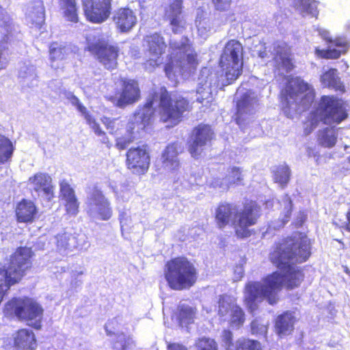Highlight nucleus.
<instances>
[{
	"label": "nucleus",
	"instance_id": "nucleus-1",
	"mask_svg": "<svg viewBox=\"0 0 350 350\" xmlns=\"http://www.w3.org/2000/svg\"><path fill=\"white\" fill-rule=\"evenodd\" d=\"M312 243L306 234L297 232L275 243L270 253V261L282 272L273 271L261 282L245 285L243 303L250 312L257 309V302L266 300L273 306L280 300L279 294L284 287L291 291L299 288L305 279L302 268L294 266L306 262L312 254Z\"/></svg>",
	"mask_w": 350,
	"mask_h": 350
},
{
	"label": "nucleus",
	"instance_id": "nucleus-2",
	"mask_svg": "<svg viewBox=\"0 0 350 350\" xmlns=\"http://www.w3.org/2000/svg\"><path fill=\"white\" fill-rule=\"evenodd\" d=\"M260 207L254 200H246L238 209L231 202H221L215 208L214 222L217 229L224 230L231 226L237 239H245L255 233L250 228L258 223Z\"/></svg>",
	"mask_w": 350,
	"mask_h": 350
},
{
	"label": "nucleus",
	"instance_id": "nucleus-3",
	"mask_svg": "<svg viewBox=\"0 0 350 350\" xmlns=\"http://www.w3.org/2000/svg\"><path fill=\"white\" fill-rule=\"evenodd\" d=\"M158 103L159 115L163 122H169L172 126L178 124L185 112L192 110V103L187 98L179 96L174 98L167 89H160L159 92L152 91L146 103L135 113L141 120L143 129L148 126L155 113L153 105Z\"/></svg>",
	"mask_w": 350,
	"mask_h": 350
},
{
	"label": "nucleus",
	"instance_id": "nucleus-4",
	"mask_svg": "<svg viewBox=\"0 0 350 350\" xmlns=\"http://www.w3.org/2000/svg\"><path fill=\"white\" fill-rule=\"evenodd\" d=\"M35 252L31 247L18 246L0 263V305L12 286L22 282L33 267Z\"/></svg>",
	"mask_w": 350,
	"mask_h": 350
},
{
	"label": "nucleus",
	"instance_id": "nucleus-5",
	"mask_svg": "<svg viewBox=\"0 0 350 350\" xmlns=\"http://www.w3.org/2000/svg\"><path fill=\"white\" fill-rule=\"evenodd\" d=\"M163 276L170 289L184 291L196 284L199 273L190 259L185 256H178L165 262Z\"/></svg>",
	"mask_w": 350,
	"mask_h": 350
},
{
	"label": "nucleus",
	"instance_id": "nucleus-6",
	"mask_svg": "<svg viewBox=\"0 0 350 350\" xmlns=\"http://www.w3.org/2000/svg\"><path fill=\"white\" fill-rule=\"evenodd\" d=\"M224 79L221 85L226 86L232 84L243 72V47L235 39L228 40L222 49L219 62Z\"/></svg>",
	"mask_w": 350,
	"mask_h": 350
},
{
	"label": "nucleus",
	"instance_id": "nucleus-7",
	"mask_svg": "<svg viewBox=\"0 0 350 350\" xmlns=\"http://www.w3.org/2000/svg\"><path fill=\"white\" fill-rule=\"evenodd\" d=\"M5 308L29 327L36 330L41 329L44 310L34 299L27 296L12 297L5 304Z\"/></svg>",
	"mask_w": 350,
	"mask_h": 350
},
{
	"label": "nucleus",
	"instance_id": "nucleus-8",
	"mask_svg": "<svg viewBox=\"0 0 350 350\" xmlns=\"http://www.w3.org/2000/svg\"><path fill=\"white\" fill-rule=\"evenodd\" d=\"M348 117L343 104L333 96H321L317 107L311 113L312 122L325 124H340Z\"/></svg>",
	"mask_w": 350,
	"mask_h": 350
},
{
	"label": "nucleus",
	"instance_id": "nucleus-9",
	"mask_svg": "<svg viewBox=\"0 0 350 350\" xmlns=\"http://www.w3.org/2000/svg\"><path fill=\"white\" fill-rule=\"evenodd\" d=\"M85 50L94 55L106 69L111 70L117 68L120 48L111 44L104 36L88 41Z\"/></svg>",
	"mask_w": 350,
	"mask_h": 350
},
{
	"label": "nucleus",
	"instance_id": "nucleus-10",
	"mask_svg": "<svg viewBox=\"0 0 350 350\" xmlns=\"http://www.w3.org/2000/svg\"><path fill=\"white\" fill-rule=\"evenodd\" d=\"M125 165L136 175L147 173L150 165V155L148 145L131 147L126 152Z\"/></svg>",
	"mask_w": 350,
	"mask_h": 350
},
{
	"label": "nucleus",
	"instance_id": "nucleus-11",
	"mask_svg": "<svg viewBox=\"0 0 350 350\" xmlns=\"http://www.w3.org/2000/svg\"><path fill=\"white\" fill-rule=\"evenodd\" d=\"M86 20L94 24H101L111 14L113 0H81Z\"/></svg>",
	"mask_w": 350,
	"mask_h": 350
},
{
	"label": "nucleus",
	"instance_id": "nucleus-12",
	"mask_svg": "<svg viewBox=\"0 0 350 350\" xmlns=\"http://www.w3.org/2000/svg\"><path fill=\"white\" fill-rule=\"evenodd\" d=\"M217 314L224 317L229 314L230 324L233 327H241L245 321V314L243 308L236 303V299L226 294L220 295L218 297Z\"/></svg>",
	"mask_w": 350,
	"mask_h": 350
},
{
	"label": "nucleus",
	"instance_id": "nucleus-13",
	"mask_svg": "<svg viewBox=\"0 0 350 350\" xmlns=\"http://www.w3.org/2000/svg\"><path fill=\"white\" fill-rule=\"evenodd\" d=\"M214 135V131L209 124L200 123L193 128L191 135L192 141L188 144V151L191 156L196 159H198L203 151V147L211 144Z\"/></svg>",
	"mask_w": 350,
	"mask_h": 350
},
{
	"label": "nucleus",
	"instance_id": "nucleus-14",
	"mask_svg": "<svg viewBox=\"0 0 350 350\" xmlns=\"http://www.w3.org/2000/svg\"><path fill=\"white\" fill-rule=\"evenodd\" d=\"M258 105V97L250 92L243 94L237 100L236 111L234 113L233 119L239 127L241 128L246 125L250 116L255 113V106Z\"/></svg>",
	"mask_w": 350,
	"mask_h": 350
},
{
	"label": "nucleus",
	"instance_id": "nucleus-15",
	"mask_svg": "<svg viewBox=\"0 0 350 350\" xmlns=\"http://www.w3.org/2000/svg\"><path fill=\"white\" fill-rule=\"evenodd\" d=\"M273 60L275 69L278 70L290 72L296 67L291 47L286 43L278 44L274 48Z\"/></svg>",
	"mask_w": 350,
	"mask_h": 350
},
{
	"label": "nucleus",
	"instance_id": "nucleus-16",
	"mask_svg": "<svg viewBox=\"0 0 350 350\" xmlns=\"http://www.w3.org/2000/svg\"><path fill=\"white\" fill-rule=\"evenodd\" d=\"M59 185V197L64 202L66 213L70 215H76L79 213V202L75 189L66 179L60 180Z\"/></svg>",
	"mask_w": 350,
	"mask_h": 350
},
{
	"label": "nucleus",
	"instance_id": "nucleus-17",
	"mask_svg": "<svg viewBox=\"0 0 350 350\" xmlns=\"http://www.w3.org/2000/svg\"><path fill=\"white\" fill-rule=\"evenodd\" d=\"M15 218L17 222L32 224L38 217V208L31 200L23 198L16 203Z\"/></svg>",
	"mask_w": 350,
	"mask_h": 350
},
{
	"label": "nucleus",
	"instance_id": "nucleus-18",
	"mask_svg": "<svg viewBox=\"0 0 350 350\" xmlns=\"http://www.w3.org/2000/svg\"><path fill=\"white\" fill-rule=\"evenodd\" d=\"M183 146L178 142L168 144L161 154L163 167L170 172H174L180 167V162L178 156L183 152Z\"/></svg>",
	"mask_w": 350,
	"mask_h": 350
},
{
	"label": "nucleus",
	"instance_id": "nucleus-19",
	"mask_svg": "<svg viewBox=\"0 0 350 350\" xmlns=\"http://www.w3.org/2000/svg\"><path fill=\"white\" fill-rule=\"evenodd\" d=\"M183 9V0H173L165 8L163 18L168 21L174 33H178L184 28L181 14Z\"/></svg>",
	"mask_w": 350,
	"mask_h": 350
},
{
	"label": "nucleus",
	"instance_id": "nucleus-20",
	"mask_svg": "<svg viewBox=\"0 0 350 350\" xmlns=\"http://www.w3.org/2000/svg\"><path fill=\"white\" fill-rule=\"evenodd\" d=\"M29 182L33 185V190L42 193L47 201H51L55 196V187L52 178L47 173L38 172L29 178Z\"/></svg>",
	"mask_w": 350,
	"mask_h": 350
},
{
	"label": "nucleus",
	"instance_id": "nucleus-21",
	"mask_svg": "<svg viewBox=\"0 0 350 350\" xmlns=\"http://www.w3.org/2000/svg\"><path fill=\"white\" fill-rule=\"evenodd\" d=\"M112 19L117 29L122 33L129 31L137 23L134 12L128 7L118 8Z\"/></svg>",
	"mask_w": 350,
	"mask_h": 350
},
{
	"label": "nucleus",
	"instance_id": "nucleus-22",
	"mask_svg": "<svg viewBox=\"0 0 350 350\" xmlns=\"http://www.w3.org/2000/svg\"><path fill=\"white\" fill-rule=\"evenodd\" d=\"M296 318L291 311H284L277 316L274 323V330L280 338L291 335L295 329Z\"/></svg>",
	"mask_w": 350,
	"mask_h": 350
},
{
	"label": "nucleus",
	"instance_id": "nucleus-23",
	"mask_svg": "<svg viewBox=\"0 0 350 350\" xmlns=\"http://www.w3.org/2000/svg\"><path fill=\"white\" fill-rule=\"evenodd\" d=\"M37 340L34 333L27 328L17 330L13 337V347L16 350H36Z\"/></svg>",
	"mask_w": 350,
	"mask_h": 350
},
{
	"label": "nucleus",
	"instance_id": "nucleus-24",
	"mask_svg": "<svg viewBox=\"0 0 350 350\" xmlns=\"http://www.w3.org/2000/svg\"><path fill=\"white\" fill-rule=\"evenodd\" d=\"M196 314V309L186 304L178 305L174 312L176 321L181 327H185L193 323Z\"/></svg>",
	"mask_w": 350,
	"mask_h": 350
},
{
	"label": "nucleus",
	"instance_id": "nucleus-25",
	"mask_svg": "<svg viewBox=\"0 0 350 350\" xmlns=\"http://www.w3.org/2000/svg\"><path fill=\"white\" fill-rule=\"evenodd\" d=\"M62 16L67 21L77 23L79 21L77 0H57Z\"/></svg>",
	"mask_w": 350,
	"mask_h": 350
},
{
	"label": "nucleus",
	"instance_id": "nucleus-26",
	"mask_svg": "<svg viewBox=\"0 0 350 350\" xmlns=\"http://www.w3.org/2000/svg\"><path fill=\"white\" fill-rule=\"evenodd\" d=\"M92 199L96 206V213L99 218L101 220L109 219L112 215V210L109 201L102 192L96 191L92 196Z\"/></svg>",
	"mask_w": 350,
	"mask_h": 350
},
{
	"label": "nucleus",
	"instance_id": "nucleus-27",
	"mask_svg": "<svg viewBox=\"0 0 350 350\" xmlns=\"http://www.w3.org/2000/svg\"><path fill=\"white\" fill-rule=\"evenodd\" d=\"M147 38L148 49L152 54L161 55L165 53L167 44L160 33H154Z\"/></svg>",
	"mask_w": 350,
	"mask_h": 350
},
{
	"label": "nucleus",
	"instance_id": "nucleus-28",
	"mask_svg": "<svg viewBox=\"0 0 350 350\" xmlns=\"http://www.w3.org/2000/svg\"><path fill=\"white\" fill-rule=\"evenodd\" d=\"M291 174L290 167L286 164L280 165L273 172L274 182L284 188L290 180Z\"/></svg>",
	"mask_w": 350,
	"mask_h": 350
},
{
	"label": "nucleus",
	"instance_id": "nucleus-29",
	"mask_svg": "<svg viewBox=\"0 0 350 350\" xmlns=\"http://www.w3.org/2000/svg\"><path fill=\"white\" fill-rule=\"evenodd\" d=\"M140 89H122V92L118 99L117 105L123 107L126 105L137 101L140 98Z\"/></svg>",
	"mask_w": 350,
	"mask_h": 350
},
{
	"label": "nucleus",
	"instance_id": "nucleus-30",
	"mask_svg": "<svg viewBox=\"0 0 350 350\" xmlns=\"http://www.w3.org/2000/svg\"><path fill=\"white\" fill-rule=\"evenodd\" d=\"M225 178L227 180V187H235L243 185V175L242 169L237 166L230 167Z\"/></svg>",
	"mask_w": 350,
	"mask_h": 350
},
{
	"label": "nucleus",
	"instance_id": "nucleus-31",
	"mask_svg": "<svg viewBox=\"0 0 350 350\" xmlns=\"http://www.w3.org/2000/svg\"><path fill=\"white\" fill-rule=\"evenodd\" d=\"M31 17L33 22L42 23L45 17V8L42 0H31L30 1Z\"/></svg>",
	"mask_w": 350,
	"mask_h": 350
},
{
	"label": "nucleus",
	"instance_id": "nucleus-32",
	"mask_svg": "<svg viewBox=\"0 0 350 350\" xmlns=\"http://www.w3.org/2000/svg\"><path fill=\"white\" fill-rule=\"evenodd\" d=\"M13 150L11 141L5 136L0 135V163H4L10 159Z\"/></svg>",
	"mask_w": 350,
	"mask_h": 350
},
{
	"label": "nucleus",
	"instance_id": "nucleus-33",
	"mask_svg": "<svg viewBox=\"0 0 350 350\" xmlns=\"http://www.w3.org/2000/svg\"><path fill=\"white\" fill-rule=\"evenodd\" d=\"M234 350H263L260 342L249 338H241L236 341Z\"/></svg>",
	"mask_w": 350,
	"mask_h": 350
},
{
	"label": "nucleus",
	"instance_id": "nucleus-34",
	"mask_svg": "<svg viewBox=\"0 0 350 350\" xmlns=\"http://www.w3.org/2000/svg\"><path fill=\"white\" fill-rule=\"evenodd\" d=\"M338 79L337 69L336 68H329L323 72L321 77L322 84L327 88H342L338 85Z\"/></svg>",
	"mask_w": 350,
	"mask_h": 350
},
{
	"label": "nucleus",
	"instance_id": "nucleus-35",
	"mask_svg": "<svg viewBox=\"0 0 350 350\" xmlns=\"http://www.w3.org/2000/svg\"><path fill=\"white\" fill-rule=\"evenodd\" d=\"M195 347L197 350H218V345L215 339L202 336L196 339Z\"/></svg>",
	"mask_w": 350,
	"mask_h": 350
},
{
	"label": "nucleus",
	"instance_id": "nucleus-36",
	"mask_svg": "<svg viewBox=\"0 0 350 350\" xmlns=\"http://www.w3.org/2000/svg\"><path fill=\"white\" fill-rule=\"evenodd\" d=\"M296 96H299L301 99L300 104L304 107H307L314 102L315 94L314 89H298Z\"/></svg>",
	"mask_w": 350,
	"mask_h": 350
},
{
	"label": "nucleus",
	"instance_id": "nucleus-37",
	"mask_svg": "<svg viewBox=\"0 0 350 350\" xmlns=\"http://www.w3.org/2000/svg\"><path fill=\"white\" fill-rule=\"evenodd\" d=\"M102 122L111 135L118 134V131L124 126V122L118 118L110 119L109 118L104 117L102 119Z\"/></svg>",
	"mask_w": 350,
	"mask_h": 350
},
{
	"label": "nucleus",
	"instance_id": "nucleus-38",
	"mask_svg": "<svg viewBox=\"0 0 350 350\" xmlns=\"http://www.w3.org/2000/svg\"><path fill=\"white\" fill-rule=\"evenodd\" d=\"M314 52L319 57L326 59H336L339 58L341 54H342L340 50L336 49H320L319 48H316Z\"/></svg>",
	"mask_w": 350,
	"mask_h": 350
},
{
	"label": "nucleus",
	"instance_id": "nucleus-39",
	"mask_svg": "<svg viewBox=\"0 0 350 350\" xmlns=\"http://www.w3.org/2000/svg\"><path fill=\"white\" fill-rule=\"evenodd\" d=\"M130 344V337L122 332L118 334L116 338L112 342V348L114 350H127Z\"/></svg>",
	"mask_w": 350,
	"mask_h": 350
},
{
	"label": "nucleus",
	"instance_id": "nucleus-40",
	"mask_svg": "<svg viewBox=\"0 0 350 350\" xmlns=\"http://www.w3.org/2000/svg\"><path fill=\"white\" fill-rule=\"evenodd\" d=\"M87 123L90 126V127L98 136H101L103 137L102 142L105 144L108 148H110L111 144L109 138L106 136L105 132L101 129L99 124L96 122V120L92 117L90 120L87 121Z\"/></svg>",
	"mask_w": 350,
	"mask_h": 350
},
{
	"label": "nucleus",
	"instance_id": "nucleus-41",
	"mask_svg": "<svg viewBox=\"0 0 350 350\" xmlns=\"http://www.w3.org/2000/svg\"><path fill=\"white\" fill-rule=\"evenodd\" d=\"M283 77L286 81V88H309L308 84L305 83L300 77L284 75Z\"/></svg>",
	"mask_w": 350,
	"mask_h": 350
},
{
	"label": "nucleus",
	"instance_id": "nucleus-42",
	"mask_svg": "<svg viewBox=\"0 0 350 350\" xmlns=\"http://www.w3.org/2000/svg\"><path fill=\"white\" fill-rule=\"evenodd\" d=\"M325 40L328 44H332L337 47L340 48V51L342 54L345 53L349 46V42L345 38L337 37L334 39H332L331 38H325Z\"/></svg>",
	"mask_w": 350,
	"mask_h": 350
},
{
	"label": "nucleus",
	"instance_id": "nucleus-43",
	"mask_svg": "<svg viewBox=\"0 0 350 350\" xmlns=\"http://www.w3.org/2000/svg\"><path fill=\"white\" fill-rule=\"evenodd\" d=\"M215 74V70L212 68L203 67L200 70L199 79L201 83H204V85L208 84L209 86L212 85V75Z\"/></svg>",
	"mask_w": 350,
	"mask_h": 350
},
{
	"label": "nucleus",
	"instance_id": "nucleus-44",
	"mask_svg": "<svg viewBox=\"0 0 350 350\" xmlns=\"http://www.w3.org/2000/svg\"><path fill=\"white\" fill-rule=\"evenodd\" d=\"M135 136L120 137L116 139L115 146L119 150H125L129 144L133 142Z\"/></svg>",
	"mask_w": 350,
	"mask_h": 350
},
{
	"label": "nucleus",
	"instance_id": "nucleus-45",
	"mask_svg": "<svg viewBox=\"0 0 350 350\" xmlns=\"http://www.w3.org/2000/svg\"><path fill=\"white\" fill-rule=\"evenodd\" d=\"M178 62H180V60H174L173 59L172 57H170L167 60V62L165 64L164 70L165 74L167 77L171 80L175 79L176 75L174 69L175 66V63H178Z\"/></svg>",
	"mask_w": 350,
	"mask_h": 350
},
{
	"label": "nucleus",
	"instance_id": "nucleus-46",
	"mask_svg": "<svg viewBox=\"0 0 350 350\" xmlns=\"http://www.w3.org/2000/svg\"><path fill=\"white\" fill-rule=\"evenodd\" d=\"M221 340L226 349H229L233 345V334L228 329H225L221 334Z\"/></svg>",
	"mask_w": 350,
	"mask_h": 350
},
{
	"label": "nucleus",
	"instance_id": "nucleus-47",
	"mask_svg": "<svg viewBox=\"0 0 350 350\" xmlns=\"http://www.w3.org/2000/svg\"><path fill=\"white\" fill-rule=\"evenodd\" d=\"M337 141V137L334 135H329L326 132H325L321 139H320V143L323 146L327 147V148H332L333 147Z\"/></svg>",
	"mask_w": 350,
	"mask_h": 350
},
{
	"label": "nucleus",
	"instance_id": "nucleus-48",
	"mask_svg": "<svg viewBox=\"0 0 350 350\" xmlns=\"http://www.w3.org/2000/svg\"><path fill=\"white\" fill-rule=\"evenodd\" d=\"M304 10L310 14H314L317 10L316 2L313 0H299Z\"/></svg>",
	"mask_w": 350,
	"mask_h": 350
},
{
	"label": "nucleus",
	"instance_id": "nucleus-49",
	"mask_svg": "<svg viewBox=\"0 0 350 350\" xmlns=\"http://www.w3.org/2000/svg\"><path fill=\"white\" fill-rule=\"evenodd\" d=\"M217 10L224 12L230 9L232 0H211Z\"/></svg>",
	"mask_w": 350,
	"mask_h": 350
},
{
	"label": "nucleus",
	"instance_id": "nucleus-50",
	"mask_svg": "<svg viewBox=\"0 0 350 350\" xmlns=\"http://www.w3.org/2000/svg\"><path fill=\"white\" fill-rule=\"evenodd\" d=\"M166 350H189L187 347L181 342H168L166 343Z\"/></svg>",
	"mask_w": 350,
	"mask_h": 350
},
{
	"label": "nucleus",
	"instance_id": "nucleus-51",
	"mask_svg": "<svg viewBox=\"0 0 350 350\" xmlns=\"http://www.w3.org/2000/svg\"><path fill=\"white\" fill-rule=\"evenodd\" d=\"M187 62L191 68H192L193 70H196L198 66V64L197 54L196 53L188 54L187 55Z\"/></svg>",
	"mask_w": 350,
	"mask_h": 350
},
{
	"label": "nucleus",
	"instance_id": "nucleus-52",
	"mask_svg": "<svg viewBox=\"0 0 350 350\" xmlns=\"http://www.w3.org/2000/svg\"><path fill=\"white\" fill-rule=\"evenodd\" d=\"M77 109L82 113L86 121L90 120L92 116L88 111L87 108L82 103L77 107Z\"/></svg>",
	"mask_w": 350,
	"mask_h": 350
},
{
	"label": "nucleus",
	"instance_id": "nucleus-53",
	"mask_svg": "<svg viewBox=\"0 0 350 350\" xmlns=\"http://www.w3.org/2000/svg\"><path fill=\"white\" fill-rule=\"evenodd\" d=\"M122 85L124 86V88H137L138 83L136 80L134 79H124L122 80Z\"/></svg>",
	"mask_w": 350,
	"mask_h": 350
},
{
	"label": "nucleus",
	"instance_id": "nucleus-54",
	"mask_svg": "<svg viewBox=\"0 0 350 350\" xmlns=\"http://www.w3.org/2000/svg\"><path fill=\"white\" fill-rule=\"evenodd\" d=\"M137 123L135 122H129L126 126V132L128 133L127 136H135V127Z\"/></svg>",
	"mask_w": 350,
	"mask_h": 350
},
{
	"label": "nucleus",
	"instance_id": "nucleus-55",
	"mask_svg": "<svg viewBox=\"0 0 350 350\" xmlns=\"http://www.w3.org/2000/svg\"><path fill=\"white\" fill-rule=\"evenodd\" d=\"M346 221L345 222V228L347 231L350 232V208L345 214Z\"/></svg>",
	"mask_w": 350,
	"mask_h": 350
},
{
	"label": "nucleus",
	"instance_id": "nucleus-56",
	"mask_svg": "<svg viewBox=\"0 0 350 350\" xmlns=\"http://www.w3.org/2000/svg\"><path fill=\"white\" fill-rule=\"evenodd\" d=\"M70 101H71V103L76 106V107H78L79 105H80L81 103L79 101V100L78 99L77 97H76L75 96H72L70 97Z\"/></svg>",
	"mask_w": 350,
	"mask_h": 350
},
{
	"label": "nucleus",
	"instance_id": "nucleus-57",
	"mask_svg": "<svg viewBox=\"0 0 350 350\" xmlns=\"http://www.w3.org/2000/svg\"><path fill=\"white\" fill-rule=\"evenodd\" d=\"M287 202L288 204V208L287 210L286 217H289L290 215H291L293 204H292V201L290 199L287 200Z\"/></svg>",
	"mask_w": 350,
	"mask_h": 350
},
{
	"label": "nucleus",
	"instance_id": "nucleus-58",
	"mask_svg": "<svg viewBox=\"0 0 350 350\" xmlns=\"http://www.w3.org/2000/svg\"><path fill=\"white\" fill-rule=\"evenodd\" d=\"M5 11L0 5V21H3L5 19Z\"/></svg>",
	"mask_w": 350,
	"mask_h": 350
},
{
	"label": "nucleus",
	"instance_id": "nucleus-59",
	"mask_svg": "<svg viewBox=\"0 0 350 350\" xmlns=\"http://www.w3.org/2000/svg\"><path fill=\"white\" fill-rule=\"evenodd\" d=\"M295 89H293V88H291V89H285V94H289V95H291L294 93V90Z\"/></svg>",
	"mask_w": 350,
	"mask_h": 350
},
{
	"label": "nucleus",
	"instance_id": "nucleus-60",
	"mask_svg": "<svg viewBox=\"0 0 350 350\" xmlns=\"http://www.w3.org/2000/svg\"><path fill=\"white\" fill-rule=\"evenodd\" d=\"M105 329H106L107 334L108 336H112L113 334V333L112 332L108 330L107 325L106 326Z\"/></svg>",
	"mask_w": 350,
	"mask_h": 350
},
{
	"label": "nucleus",
	"instance_id": "nucleus-61",
	"mask_svg": "<svg viewBox=\"0 0 350 350\" xmlns=\"http://www.w3.org/2000/svg\"><path fill=\"white\" fill-rule=\"evenodd\" d=\"M251 329H252V332L254 334V322H252L251 323Z\"/></svg>",
	"mask_w": 350,
	"mask_h": 350
},
{
	"label": "nucleus",
	"instance_id": "nucleus-62",
	"mask_svg": "<svg viewBox=\"0 0 350 350\" xmlns=\"http://www.w3.org/2000/svg\"><path fill=\"white\" fill-rule=\"evenodd\" d=\"M180 70H183V68L182 66H180Z\"/></svg>",
	"mask_w": 350,
	"mask_h": 350
},
{
	"label": "nucleus",
	"instance_id": "nucleus-63",
	"mask_svg": "<svg viewBox=\"0 0 350 350\" xmlns=\"http://www.w3.org/2000/svg\"><path fill=\"white\" fill-rule=\"evenodd\" d=\"M338 243H342V241L340 240H336Z\"/></svg>",
	"mask_w": 350,
	"mask_h": 350
},
{
	"label": "nucleus",
	"instance_id": "nucleus-64",
	"mask_svg": "<svg viewBox=\"0 0 350 350\" xmlns=\"http://www.w3.org/2000/svg\"><path fill=\"white\" fill-rule=\"evenodd\" d=\"M348 159H349V161H350V156L349 157Z\"/></svg>",
	"mask_w": 350,
	"mask_h": 350
}]
</instances>
